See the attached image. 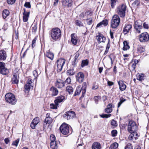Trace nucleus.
I'll use <instances>...</instances> for the list:
<instances>
[{"instance_id": "1", "label": "nucleus", "mask_w": 149, "mask_h": 149, "mask_svg": "<svg viewBox=\"0 0 149 149\" xmlns=\"http://www.w3.org/2000/svg\"><path fill=\"white\" fill-rule=\"evenodd\" d=\"M61 36L60 30L58 28L52 29L50 32V36L53 40H56L59 38Z\"/></svg>"}, {"instance_id": "2", "label": "nucleus", "mask_w": 149, "mask_h": 149, "mask_svg": "<svg viewBox=\"0 0 149 149\" xmlns=\"http://www.w3.org/2000/svg\"><path fill=\"white\" fill-rule=\"evenodd\" d=\"M6 102L12 105L15 104L17 102V100L15 95L11 93H8L5 95Z\"/></svg>"}, {"instance_id": "3", "label": "nucleus", "mask_w": 149, "mask_h": 149, "mask_svg": "<svg viewBox=\"0 0 149 149\" xmlns=\"http://www.w3.org/2000/svg\"><path fill=\"white\" fill-rule=\"evenodd\" d=\"M120 19L119 16L116 15H113L111 20V26L113 29L116 28L119 25Z\"/></svg>"}, {"instance_id": "4", "label": "nucleus", "mask_w": 149, "mask_h": 149, "mask_svg": "<svg viewBox=\"0 0 149 149\" xmlns=\"http://www.w3.org/2000/svg\"><path fill=\"white\" fill-rule=\"evenodd\" d=\"M126 9V6L124 4L120 6L117 8V12L120 17H123L125 16Z\"/></svg>"}, {"instance_id": "5", "label": "nucleus", "mask_w": 149, "mask_h": 149, "mask_svg": "<svg viewBox=\"0 0 149 149\" xmlns=\"http://www.w3.org/2000/svg\"><path fill=\"white\" fill-rule=\"evenodd\" d=\"M137 127L134 121L131 120L129 121L127 127V130L130 133L133 132H136L137 130Z\"/></svg>"}, {"instance_id": "6", "label": "nucleus", "mask_w": 149, "mask_h": 149, "mask_svg": "<svg viewBox=\"0 0 149 149\" xmlns=\"http://www.w3.org/2000/svg\"><path fill=\"white\" fill-rule=\"evenodd\" d=\"M50 113H47L46 115V118L43 126L44 129H45L48 127L52 122V119L50 116Z\"/></svg>"}, {"instance_id": "7", "label": "nucleus", "mask_w": 149, "mask_h": 149, "mask_svg": "<svg viewBox=\"0 0 149 149\" xmlns=\"http://www.w3.org/2000/svg\"><path fill=\"white\" fill-rule=\"evenodd\" d=\"M60 130L63 134L67 135L69 132V126L68 124L64 123L60 127Z\"/></svg>"}, {"instance_id": "8", "label": "nucleus", "mask_w": 149, "mask_h": 149, "mask_svg": "<svg viewBox=\"0 0 149 149\" xmlns=\"http://www.w3.org/2000/svg\"><path fill=\"white\" fill-rule=\"evenodd\" d=\"M139 40L141 42H147L149 40V35L147 32L143 33L139 35Z\"/></svg>"}, {"instance_id": "9", "label": "nucleus", "mask_w": 149, "mask_h": 149, "mask_svg": "<svg viewBox=\"0 0 149 149\" xmlns=\"http://www.w3.org/2000/svg\"><path fill=\"white\" fill-rule=\"evenodd\" d=\"M65 60L63 58H60L57 61V71L60 72L62 70L63 67L65 63Z\"/></svg>"}, {"instance_id": "10", "label": "nucleus", "mask_w": 149, "mask_h": 149, "mask_svg": "<svg viewBox=\"0 0 149 149\" xmlns=\"http://www.w3.org/2000/svg\"><path fill=\"white\" fill-rule=\"evenodd\" d=\"M75 112L73 111H69L65 113L63 115V117L68 120L72 119L75 117Z\"/></svg>"}, {"instance_id": "11", "label": "nucleus", "mask_w": 149, "mask_h": 149, "mask_svg": "<svg viewBox=\"0 0 149 149\" xmlns=\"http://www.w3.org/2000/svg\"><path fill=\"white\" fill-rule=\"evenodd\" d=\"M84 78V73L81 72L77 73L76 76V79L77 81L79 83H82L83 81Z\"/></svg>"}, {"instance_id": "12", "label": "nucleus", "mask_w": 149, "mask_h": 149, "mask_svg": "<svg viewBox=\"0 0 149 149\" xmlns=\"http://www.w3.org/2000/svg\"><path fill=\"white\" fill-rule=\"evenodd\" d=\"M32 83L31 79H29L28 80V82L26 84L24 87L25 92L28 93L31 87H33V86L32 85H31Z\"/></svg>"}, {"instance_id": "13", "label": "nucleus", "mask_w": 149, "mask_h": 149, "mask_svg": "<svg viewBox=\"0 0 149 149\" xmlns=\"http://www.w3.org/2000/svg\"><path fill=\"white\" fill-rule=\"evenodd\" d=\"M39 122V119L38 117L35 118L32 121L31 124V127L32 129H35L36 126Z\"/></svg>"}, {"instance_id": "14", "label": "nucleus", "mask_w": 149, "mask_h": 149, "mask_svg": "<svg viewBox=\"0 0 149 149\" xmlns=\"http://www.w3.org/2000/svg\"><path fill=\"white\" fill-rule=\"evenodd\" d=\"M55 86L58 88H61L65 86L64 82L61 79H57L55 83Z\"/></svg>"}, {"instance_id": "15", "label": "nucleus", "mask_w": 149, "mask_h": 149, "mask_svg": "<svg viewBox=\"0 0 149 149\" xmlns=\"http://www.w3.org/2000/svg\"><path fill=\"white\" fill-rule=\"evenodd\" d=\"M29 14V12H26V9H24V12L23 13V20L24 22H26L28 21Z\"/></svg>"}, {"instance_id": "16", "label": "nucleus", "mask_w": 149, "mask_h": 149, "mask_svg": "<svg viewBox=\"0 0 149 149\" xmlns=\"http://www.w3.org/2000/svg\"><path fill=\"white\" fill-rule=\"evenodd\" d=\"M120 91H123L125 90L126 88V86L122 80H120L118 82Z\"/></svg>"}, {"instance_id": "17", "label": "nucleus", "mask_w": 149, "mask_h": 149, "mask_svg": "<svg viewBox=\"0 0 149 149\" xmlns=\"http://www.w3.org/2000/svg\"><path fill=\"white\" fill-rule=\"evenodd\" d=\"M0 69L7 75L9 73L8 70L5 68V63L0 62Z\"/></svg>"}, {"instance_id": "18", "label": "nucleus", "mask_w": 149, "mask_h": 149, "mask_svg": "<svg viewBox=\"0 0 149 149\" xmlns=\"http://www.w3.org/2000/svg\"><path fill=\"white\" fill-rule=\"evenodd\" d=\"M71 42L74 45H77L78 41V37L75 33H73L71 35Z\"/></svg>"}, {"instance_id": "19", "label": "nucleus", "mask_w": 149, "mask_h": 149, "mask_svg": "<svg viewBox=\"0 0 149 149\" xmlns=\"http://www.w3.org/2000/svg\"><path fill=\"white\" fill-rule=\"evenodd\" d=\"M18 79V74H15L12 78L11 82L13 84H17L19 82Z\"/></svg>"}, {"instance_id": "20", "label": "nucleus", "mask_w": 149, "mask_h": 149, "mask_svg": "<svg viewBox=\"0 0 149 149\" xmlns=\"http://www.w3.org/2000/svg\"><path fill=\"white\" fill-rule=\"evenodd\" d=\"M97 39L98 42L100 43L104 42L106 40V38L102 34L99 33L96 37Z\"/></svg>"}, {"instance_id": "21", "label": "nucleus", "mask_w": 149, "mask_h": 149, "mask_svg": "<svg viewBox=\"0 0 149 149\" xmlns=\"http://www.w3.org/2000/svg\"><path fill=\"white\" fill-rule=\"evenodd\" d=\"M7 55L5 51L3 50L0 51V60H5L6 58Z\"/></svg>"}, {"instance_id": "22", "label": "nucleus", "mask_w": 149, "mask_h": 149, "mask_svg": "<svg viewBox=\"0 0 149 149\" xmlns=\"http://www.w3.org/2000/svg\"><path fill=\"white\" fill-rule=\"evenodd\" d=\"M132 25L130 24H127L124 28L123 30L124 34H127L132 28Z\"/></svg>"}, {"instance_id": "23", "label": "nucleus", "mask_w": 149, "mask_h": 149, "mask_svg": "<svg viewBox=\"0 0 149 149\" xmlns=\"http://www.w3.org/2000/svg\"><path fill=\"white\" fill-rule=\"evenodd\" d=\"M86 83L85 82H84L83 84L82 87L81 88L82 90V95L81 97V98H83L84 97L86 92Z\"/></svg>"}, {"instance_id": "24", "label": "nucleus", "mask_w": 149, "mask_h": 149, "mask_svg": "<svg viewBox=\"0 0 149 149\" xmlns=\"http://www.w3.org/2000/svg\"><path fill=\"white\" fill-rule=\"evenodd\" d=\"M64 98V96L62 95L58 97L54 101L55 104H58L59 103L62 102Z\"/></svg>"}, {"instance_id": "25", "label": "nucleus", "mask_w": 149, "mask_h": 149, "mask_svg": "<svg viewBox=\"0 0 149 149\" xmlns=\"http://www.w3.org/2000/svg\"><path fill=\"white\" fill-rule=\"evenodd\" d=\"M50 91L52 92V96H55L58 95V91L57 88L54 87H52L50 89Z\"/></svg>"}, {"instance_id": "26", "label": "nucleus", "mask_w": 149, "mask_h": 149, "mask_svg": "<svg viewBox=\"0 0 149 149\" xmlns=\"http://www.w3.org/2000/svg\"><path fill=\"white\" fill-rule=\"evenodd\" d=\"M101 148V145L100 143L98 142H95L92 145V149H100Z\"/></svg>"}, {"instance_id": "27", "label": "nucleus", "mask_w": 149, "mask_h": 149, "mask_svg": "<svg viewBox=\"0 0 149 149\" xmlns=\"http://www.w3.org/2000/svg\"><path fill=\"white\" fill-rule=\"evenodd\" d=\"M62 5L64 6L70 7L72 6V2L71 1H67L66 0H63L62 2Z\"/></svg>"}, {"instance_id": "28", "label": "nucleus", "mask_w": 149, "mask_h": 149, "mask_svg": "<svg viewBox=\"0 0 149 149\" xmlns=\"http://www.w3.org/2000/svg\"><path fill=\"white\" fill-rule=\"evenodd\" d=\"M108 24V21L107 19H105L103 20L102 21L100 22L99 24H98L96 26L97 27H98L100 26L103 25L104 26H106Z\"/></svg>"}, {"instance_id": "29", "label": "nucleus", "mask_w": 149, "mask_h": 149, "mask_svg": "<svg viewBox=\"0 0 149 149\" xmlns=\"http://www.w3.org/2000/svg\"><path fill=\"white\" fill-rule=\"evenodd\" d=\"M145 79L144 74H138L136 75V79L139 81H142Z\"/></svg>"}, {"instance_id": "30", "label": "nucleus", "mask_w": 149, "mask_h": 149, "mask_svg": "<svg viewBox=\"0 0 149 149\" xmlns=\"http://www.w3.org/2000/svg\"><path fill=\"white\" fill-rule=\"evenodd\" d=\"M9 13L10 12L8 10H4L3 11L2 13L3 18L4 19L6 18L9 15Z\"/></svg>"}, {"instance_id": "31", "label": "nucleus", "mask_w": 149, "mask_h": 149, "mask_svg": "<svg viewBox=\"0 0 149 149\" xmlns=\"http://www.w3.org/2000/svg\"><path fill=\"white\" fill-rule=\"evenodd\" d=\"M134 28H136L138 27H140L142 26L141 22L140 20H138L134 22Z\"/></svg>"}, {"instance_id": "32", "label": "nucleus", "mask_w": 149, "mask_h": 149, "mask_svg": "<svg viewBox=\"0 0 149 149\" xmlns=\"http://www.w3.org/2000/svg\"><path fill=\"white\" fill-rule=\"evenodd\" d=\"M138 63V60L136 59L134 60V62L132 61V63H130V65H131V67L132 68V70H135L136 68V65Z\"/></svg>"}, {"instance_id": "33", "label": "nucleus", "mask_w": 149, "mask_h": 149, "mask_svg": "<svg viewBox=\"0 0 149 149\" xmlns=\"http://www.w3.org/2000/svg\"><path fill=\"white\" fill-rule=\"evenodd\" d=\"M66 91L70 94H72L73 92V89L71 86H68L66 87Z\"/></svg>"}, {"instance_id": "34", "label": "nucleus", "mask_w": 149, "mask_h": 149, "mask_svg": "<svg viewBox=\"0 0 149 149\" xmlns=\"http://www.w3.org/2000/svg\"><path fill=\"white\" fill-rule=\"evenodd\" d=\"M46 56L47 57L50 58L51 60H52L54 58V55L53 54L50 52H48L46 53Z\"/></svg>"}, {"instance_id": "35", "label": "nucleus", "mask_w": 149, "mask_h": 149, "mask_svg": "<svg viewBox=\"0 0 149 149\" xmlns=\"http://www.w3.org/2000/svg\"><path fill=\"white\" fill-rule=\"evenodd\" d=\"M124 46L123 47V50H126L130 48V47L128 45V43L126 41H124L123 42Z\"/></svg>"}, {"instance_id": "36", "label": "nucleus", "mask_w": 149, "mask_h": 149, "mask_svg": "<svg viewBox=\"0 0 149 149\" xmlns=\"http://www.w3.org/2000/svg\"><path fill=\"white\" fill-rule=\"evenodd\" d=\"M81 91H82L81 88L77 86L76 88L74 96H76L79 95Z\"/></svg>"}, {"instance_id": "37", "label": "nucleus", "mask_w": 149, "mask_h": 149, "mask_svg": "<svg viewBox=\"0 0 149 149\" xmlns=\"http://www.w3.org/2000/svg\"><path fill=\"white\" fill-rule=\"evenodd\" d=\"M50 146L51 148L52 149H56L57 148V144L56 141L51 142Z\"/></svg>"}, {"instance_id": "38", "label": "nucleus", "mask_w": 149, "mask_h": 149, "mask_svg": "<svg viewBox=\"0 0 149 149\" xmlns=\"http://www.w3.org/2000/svg\"><path fill=\"white\" fill-rule=\"evenodd\" d=\"M79 56V53L78 52H77L75 54V56L74 57V62H72V65H74L76 64V62L77 60V58H78Z\"/></svg>"}, {"instance_id": "39", "label": "nucleus", "mask_w": 149, "mask_h": 149, "mask_svg": "<svg viewBox=\"0 0 149 149\" xmlns=\"http://www.w3.org/2000/svg\"><path fill=\"white\" fill-rule=\"evenodd\" d=\"M75 74V72L73 71L72 69H70L68 70L67 71V74L69 76H72L74 75Z\"/></svg>"}, {"instance_id": "40", "label": "nucleus", "mask_w": 149, "mask_h": 149, "mask_svg": "<svg viewBox=\"0 0 149 149\" xmlns=\"http://www.w3.org/2000/svg\"><path fill=\"white\" fill-rule=\"evenodd\" d=\"M19 141V139H18L12 142V145L17 147Z\"/></svg>"}, {"instance_id": "41", "label": "nucleus", "mask_w": 149, "mask_h": 149, "mask_svg": "<svg viewBox=\"0 0 149 149\" xmlns=\"http://www.w3.org/2000/svg\"><path fill=\"white\" fill-rule=\"evenodd\" d=\"M137 50L138 52L140 53H141L144 52L145 49L143 47L139 46L138 47Z\"/></svg>"}, {"instance_id": "42", "label": "nucleus", "mask_w": 149, "mask_h": 149, "mask_svg": "<svg viewBox=\"0 0 149 149\" xmlns=\"http://www.w3.org/2000/svg\"><path fill=\"white\" fill-rule=\"evenodd\" d=\"M118 146V144L117 143H114L110 146V148L111 149H116Z\"/></svg>"}, {"instance_id": "43", "label": "nucleus", "mask_w": 149, "mask_h": 149, "mask_svg": "<svg viewBox=\"0 0 149 149\" xmlns=\"http://www.w3.org/2000/svg\"><path fill=\"white\" fill-rule=\"evenodd\" d=\"M88 64V61L87 60H84L82 61L81 66L83 67L87 65Z\"/></svg>"}, {"instance_id": "44", "label": "nucleus", "mask_w": 149, "mask_h": 149, "mask_svg": "<svg viewBox=\"0 0 149 149\" xmlns=\"http://www.w3.org/2000/svg\"><path fill=\"white\" fill-rule=\"evenodd\" d=\"M110 44L109 43V42L107 45V47L106 48V49L105 51L104 54V55L106 54L109 51V49L110 47Z\"/></svg>"}, {"instance_id": "45", "label": "nucleus", "mask_w": 149, "mask_h": 149, "mask_svg": "<svg viewBox=\"0 0 149 149\" xmlns=\"http://www.w3.org/2000/svg\"><path fill=\"white\" fill-rule=\"evenodd\" d=\"M58 105V104H51L50 105V108L52 109H56Z\"/></svg>"}, {"instance_id": "46", "label": "nucleus", "mask_w": 149, "mask_h": 149, "mask_svg": "<svg viewBox=\"0 0 149 149\" xmlns=\"http://www.w3.org/2000/svg\"><path fill=\"white\" fill-rule=\"evenodd\" d=\"M32 32L34 33H35L37 30V25L36 24L32 25Z\"/></svg>"}, {"instance_id": "47", "label": "nucleus", "mask_w": 149, "mask_h": 149, "mask_svg": "<svg viewBox=\"0 0 149 149\" xmlns=\"http://www.w3.org/2000/svg\"><path fill=\"white\" fill-rule=\"evenodd\" d=\"M131 133L133 134V136L134 138L135 139V140L138 139L139 136L136 132H132Z\"/></svg>"}, {"instance_id": "48", "label": "nucleus", "mask_w": 149, "mask_h": 149, "mask_svg": "<svg viewBox=\"0 0 149 149\" xmlns=\"http://www.w3.org/2000/svg\"><path fill=\"white\" fill-rule=\"evenodd\" d=\"M125 149H133L132 144L130 143H128L125 146Z\"/></svg>"}, {"instance_id": "49", "label": "nucleus", "mask_w": 149, "mask_h": 149, "mask_svg": "<svg viewBox=\"0 0 149 149\" xmlns=\"http://www.w3.org/2000/svg\"><path fill=\"white\" fill-rule=\"evenodd\" d=\"M128 139L130 141H132L134 142L135 140V139L134 138L133 136V134L131 133L129 135L128 137Z\"/></svg>"}, {"instance_id": "50", "label": "nucleus", "mask_w": 149, "mask_h": 149, "mask_svg": "<svg viewBox=\"0 0 149 149\" xmlns=\"http://www.w3.org/2000/svg\"><path fill=\"white\" fill-rule=\"evenodd\" d=\"M111 116V114H103L102 115H100V117L103 118H108L109 117H110Z\"/></svg>"}, {"instance_id": "51", "label": "nucleus", "mask_w": 149, "mask_h": 149, "mask_svg": "<svg viewBox=\"0 0 149 149\" xmlns=\"http://www.w3.org/2000/svg\"><path fill=\"white\" fill-rule=\"evenodd\" d=\"M126 100L125 99H121L120 100V101L118 103V107H120L121 104L125 101Z\"/></svg>"}, {"instance_id": "52", "label": "nucleus", "mask_w": 149, "mask_h": 149, "mask_svg": "<svg viewBox=\"0 0 149 149\" xmlns=\"http://www.w3.org/2000/svg\"><path fill=\"white\" fill-rule=\"evenodd\" d=\"M117 131L116 130H113L111 132L112 136L113 137L117 135Z\"/></svg>"}, {"instance_id": "53", "label": "nucleus", "mask_w": 149, "mask_h": 149, "mask_svg": "<svg viewBox=\"0 0 149 149\" xmlns=\"http://www.w3.org/2000/svg\"><path fill=\"white\" fill-rule=\"evenodd\" d=\"M142 27V26H141L140 27H138L136 28H134V29H135V30L136 31V32L137 33H140L141 32V29Z\"/></svg>"}, {"instance_id": "54", "label": "nucleus", "mask_w": 149, "mask_h": 149, "mask_svg": "<svg viewBox=\"0 0 149 149\" xmlns=\"http://www.w3.org/2000/svg\"><path fill=\"white\" fill-rule=\"evenodd\" d=\"M50 139L51 142L55 141V137L54 135L52 134L50 136Z\"/></svg>"}, {"instance_id": "55", "label": "nucleus", "mask_w": 149, "mask_h": 149, "mask_svg": "<svg viewBox=\"0 0 149 149\" xmlns=\"http://www.w3.org/2000/svg\"><path fill=\"white\" fill-rule=\"evenodd\" d=\"M116 0H111V6L112 8H113L116 4Z\"/></svg>"}, {"instance_id": "56", "label": "nucleus", "mask_w": 149, "mask_h": 149, "mask_svg": "<svg viewBox=\"0 0 149 149\" xmlns=\"http://www.w3.org/2000/svg\"><path fill=\"white\" fill-rule=\"evenodd\" d=\"M112 111L111 108H107L105 109V112L107 113H111Z\"/></svg>"}, {"instance_id": "57", "label": "nucleus", "mask_w": 149, "mask_h": 149, "mask_svg": "<svg viewBox=\"0 0 149 149\" xmlns=\"http://www.w3.org/2000/svg\"><path fill=\"white\" fill-rule=\"evenodd\" d=\"M24 6L27 8H30L31 7L30 3L29 2H26L24 5Z\"/></svg>"}, {"instance_id": "58", "label": "nucleus", "mask_w": 149, "mask_h": 149, "mask_svg": "<svg viewBox=\"0 0 149 149\" xmlns=\"http://www.w3.org/2000/svg\"><path fill=\"white\" fill-rule=\"evenodd\" d=\"M36 38H34L33 40L32 43V48H33L35 46V44L36 42Z\"/></svg>"}, {"instance_id": "59", "label": "nucleus", "mask_w": 149, "mask_h": 149, "mask_svg": "<svg viewBox=\"0 0 149 149\" xmlns=\"http://www.w3.org/2000/svg\"><path fill=\"white\" fill-rule=\"evenodd\" d=\"M65 84L66 83L67 84H69L71 82V79L70 77L68 78L66 80L64 81Z\"/></svg>"}, {"instance_id": "60", "label": "nucleus", "mask_w": 149, "mask_h": 149, "mask_svg": "<svg viewBox=\"0 0 149 149\" xmlns=\"http://www.w3.org/2000/svg\"><path fill=\"white\" fill-rule=\"evenodd\" d=\"M111 124L113 126H116V122L114 120H112L111 122Z\"/></svg>"}, {"instance_id": "61", "label": "nucleus", "mask_w": 149, "mask_h": 149, "mask_svg": "<svg viewBox=\"0 0 149 149\" xmlns=\"http://www.w3.org/2000/svg\"><path fill=\"white\" fill-rule=\"evenodd\" d=\"M86 21L87 22V24L88 25H90L92 23L93 21L91 18H89L87 19Z\"/></svg>"}, {"instance_id": "62", "label": "nucleus", "mask_w": 149, "mask_h": 149, "mask_svg": "<svg viewBox=\"0 0 149 149\" xmlns=\"http://www.w3.org/2000/svg\"><path fill=\"white\" fill-rule=\"evenodd\" d=\"M15 0H7V2L8 4H12L14 3Z\"/></svg>"}, {"instance_id": "63", "label": "nucleus", "mask_w": 149, "mask_h": 149, "mask_svg": "<svg viewBox=\"0 0 149 149\" xmlns=\"http://www.w3.org/2000/svg\"><path fill=\"white\" fill-rule=\"evenodd\" d=\"M33 76H34L36 78L38 76V74L37 73V71H36V70L33 71Z\"/></svg>"}, {"instance_id": "64", "label": "nucleus", "mask_w": 149, "mask_h": 149, "mask_svg": "<svg viewBox=\"0 0 149 149\" xmlns=\"http://www.w3.org/2000/svg\"><path fill=\"white\" fill-rule=\"evenodd\" d=\"M143 26L144 28L146 29H148L149 28L148 25L146 23V22H144L143 23Z\"/></svg>"}]
</instances>
